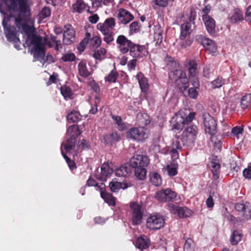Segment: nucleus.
Segmentation results:
<instances>
[{"label":"nucleus","instance_id":"57","mask_svg":"<svg viewBox=\"0 0 251 251\" xmlns=\"http://www.w3.org/2000/svg\"><path fill=\"white\" fill-rule=\"evenodd\" d=\"M109 186L112 192H117L121 188V184L117 182H111Z\"/></svg>","mask_w":251,"mask_h":251},{"label":"nucleus","instance_id":"50","mask_svg":"<svg viewBox=\"0 0 251 251\" xmlns=\"http://www.w3.org/2000/svg\"><path fill=\"white\" fill-rule=\"evenodd\" d=\"M194 250V243L192 239L187 238L185 240V242L184 245V251H193Z\"/></svg>","mask_w":251,"mask_h":251},{"label":"nucleus","instance_id":"64","mask_svg":"<svg viewBox=\"0 0 251 251\" xmlns=\"http://www.w3.org/2000/svg\"><path fill=\"white\" fill-rule=\"evenodd\" d=\"M139 25L137 22H132L129 25L130 30L132 32H136L139 30Z\"/></svg>","mask_w":251,"mask_h":251},{"label":"nucleus","instance_id":"7","mask_svg":"<svg viewBox=\"0 0 251 251\" xmlns=\"http://www.w3.org/2000/svg\"><path fill=\"white\" fill-rule=\"evenodd\" d=\"M164 224V217L160 214L156 213L151 215L147 220V227L153 230L162 228Z\"/></svg>","mask_w":251,"mask_h":251},{"label":"nucleus","instance_id":"22","mask_svg":"<svg viewBox=\"0 0 251 251\" xmlns=\"http://www.w3.org/2000/svg\"><path fill=\"white\" fill-rule=\"evenodd\" d=\"M132 172L130 162L129 164L120 166L116 169L115 173L116 176L120 177H126L129 176Z\"/></svg>","mask_w":251,"mask_h":251},{"label":"nucleus","instance_id":"35","mask_svg":"<svg viewBox=\"0 0 251 251\" xmlns=\"http://www.w3.org/2000/svg\"><path fill=\"white\" fill-rule=\"evenodd\" d=\"M81 115L76 110H72L67 116V120L69 123H77L81 119Z\"/></svg>","mask_w":251,"mask_h":251},{"label":"nucleus","instance_id":"10","mask_svg":"<svg viewBox=\"0 0 251 251\" xmlns=\"http://www.w3.org/2000/svg\"><path fill=\"white\" fill-rule=\"evenodd\" d=\"M176 197V193L170 189H162L155 193V198L161 202L172 201Z\"/></svg>","mask_w":251,"mask_h":251},{"label":"nucleus","instance_id":"2","mask_svg":"<svg viewBox=\"0 0 251 251\" xmlns=\"http://www.w3.org/2000/svg\"><path fill=\"white\" fill-rule=\"evenodd\" d=\"M5 5L10 11L18 12V15L15 18V25L19 29H21L23 23L22 15L30 11L28 0H5Z\"/></svg>","mask_w":251,"mask_h":251},{"label":"nucleus","instance_id":"49","mask_svg":"<svg viewBox=\"0 0 251 251\" xmlns=\"http://www.w3.org/2000/svg\"><path fill=\"white\" fill-rule=\"evenodd\" d=\"M62 154L65 159L70 169L72 171L76 168L75 163L74 160L71 159L64 152L61 150Z\"/></svg>","mask_w":251,"mask_h":251},{"label":"nucleus","instance_id":"56","mask_svg":"<svg viewBox=\"0 0 251 251\" xmlns=\"http://www.w3.org/2000/svg\"><path fill=\"white\" fill-rule=\"evenodd\" d=\"M198 88L191 87L188 90V94L190 98L192 99H196L198 95L197 91Z\"/></svg>","mask_w":251,"mask_h":251},{"label":"nucleus","instance_id":"18","mask_svg":"<svg viewBox=\"0 0 251 251\" xmlns=\"http://www.w3.org/2000/svg\"><path fill=\"white\" fill-rule=\"evenodd\" d=\"M117 18L121 24L126 25L133 20L134 16L126 9L121 8L119 10Z\"/></svg>","mask_w":251,"mask_h":251},{"label":"nucleus","instance_id":"25","mask_svg":"<svg viewBox=\"0 0 251 251\" xmlns=\"http://www.w3.org/2000/svg\"><path fill=\"white\" fill-rule=\"evenodd\" d=\"M228 19L233 24L241 22L244 20L243 13L239 9L235 8L229 14Z\"/></svg>","mask_w":251,"mask_h":251},{"label":"nucleus","instance_id":"30","mask_svg":"<svg viewBox=\"0 0 251 251\" xmlns=\"http://www.w3.org/2000/svg\"><path fill=\"white\" fill-rule=\"evenodd\" d=\"M164 61L170 72L178 69L177 68L179 66V63L178 61L175 60L174 58L169 55L166 56Z\"/></svg>","mask_w":251,"mask_h":251},{"label":"nucleus","instance_id":"42","mask_svg":"<svg viewBox=\"0 0 251 251\" xmlns=\"http://www.w3.org/2000/svg\"><path fill=\"white\" fill-rule=\"evenodd\" d=\"M197 64L194 60H190L187 65L188 70L189 76L197 75Z\"/></svg>","mask_w":251,"mask_h":251},{"label":"nucleus","instance_id":"44","mask_svg":"<svg viewBox=\"0 0 251 251\" xmlns=\"http://www.w3.org/2000/svg\"><path fill=\"white\" fill-rule=\"evenodd\" d=\"M137 120L139 124L147 126L150 123L149 117L147 114L139 113L137 115Z\"/></svg>","mask_w":251,"mask_h":251},{"label":"nucleus","instance_id":"61","mask_svg":"<svg viewBox=\"0 0 251 251\" xmlns=\"http://www.w3.org/2000/svg\"><path fill=\"white\" fill-rule=\"evenodd\" d=\"M51 11L49 7H44L40 12V16L43 18L49 17L50 15Z\"/></svg>","mask_w":251,"mask_h":251},{"label":"nucleus","instance_id":"20","mask_svg":"<svg viewBox=\"0 0 251 251\" xmlns=\"http://www.w3.org/2000/svg\"><path fill=\"white\" fill-rule=\"evenodd\" d=\"M89 8L88 5L83 0H75L72 6V11L79 14L83 13L85 10L90 12ZM90 13H92L91 12Z\"/></svg>","mask_w":251,"mask_h":251},{"label":"nucleus","instance_id":"63","mask_svg":"<svg viewBox=\"0 0 251 251\" xmlns=\"http://www.w3.org/2000/svg\"><path fill=\"white\" fill-rule=\"evenodd\" d=\"M244 131V128L243 126H235L232 128L231 132L234 135H238L240 134H242Z\"/></svg>","mask_w":251,"mask_h":251},{"label":"nucleus","instance_id":"43","mask_svg":"<svg viewBox=\"0 0 251 251\" xmlns=\"http://www.w3.org/2000/svg\"><path fill=\"white\" fill-rule=\"evenodd\" d=\"M112 118L115 122V124L118 126V128L120 131H124L126 129V126L124 122H123L120 116L117 115H112Z\"/></svg>","mask_w":251,"mask_h":251},{"label":"nucleus","instance_id":"58","mask_svg":"<svg viewBox=\"0 0 251 251\" xmlns=\"http://www.w3.org/2000/svg\"><path fill=\"white\" fill-rule=\"evenodd\" d=\"M189 77L193 87L199 88L200 83L197 75Z\"/></svg>","mask_w":251,"mask_h":251},{"label":"nucleus","instance_id":"23","mask_svg":"<svg viewBox=\"0 0 251 251\" xmlns=\"http://www.w3.org/2000/svg\"><path fill=\"white\" fill-rule=\"evenodd\" d=\"M86 64V60H82L78 64V74L83 78H87L92 74V72L88 68Z\"/></svg>","mask_w":251,"mask_h":251},{"label":"nucleus","instance_id":"54","mask_svg":"<svg viewBox=\"0 0 251 251\" xmlns=\"http://www.w3.org/2000/svg\"><path fill=\"white\" fill-rule=\"evenodd\" d=\"M212 74L213 71H211L210 66H206L203 68L202 75L204 77L209 78Z\"/></svg>","mask_w":251,"mask_h":251},{"label":"nucleus","instance_id":"41","mask_svg":"<svg viewBox=\"0 0 251 251\" xmlns=\"http://www.w3.org/2000/svg\"><path fill=\"white\" fill-rule=\"evenodd\" d=\"M210 83L213 89L220 88L226 83V79L222 76L219 75Z\"/></svg>","mask_w":251,"mask_h":251},{"label":"nucleus","instance_id":"19","mask_svg":"<svg viewBox=\"0 0 251 251\" xmlns=\"http://www.w3.org/2000/svg\"><path fill=\"white\" fill-rule=\"evenodd\" d=\"M115 26V19L113 18H110L105 20L103 23H99L97 25V28L100 32H108L112 31V29Z\"/></svg>","mask_w":251,"mask_h":251},{"label":"nucleus","instance_id":"55","mask_svg":"<svg viewBox=\"0 0 251 251\" xmlns=\"http://www.w3.org/2000/svg\"><path fill=\"white\" fill-rule=\"evenodd\" d=\"M180 46L183 48H186L189 47L192 43V40L190 37L186 38L185 39H180Z\"/></svg>","mask_w":251,"mask_h":251},{"label":"nucleus","instance_id":"34","mask_svg":"<svg viewBox=\"0 0 251 251\" xmlns=\"http://www.w3.org/2000/svg\"><path fill=\"white\" fill-rule=\"evenodd\" d=\"M67 134L70 137L76 139L78 136L81 134L79 126L77 125H73L69 127L67 131Z\"/></svg>","mask_w":251,"mask_h":251},{"label":"nucleus","instance_id":"15","mask_svg":"<svg viewBox=\"0 0 251 251\" xmlns=\"http://www.w3.org/2000/svg\"><path fill=\"white\" fill-rule=\"evenodd\" d=\"M66 30L63 34V42L66 45H71L75 40V30L70 24L65 26Z\"/></svg>","mask_w":251,"mask_h":251},{"label":"nucleus","instance_id":"60","mask_svg":"<svg viewBox=\"0 0 251 251\" xmlns=\"http://www.w3.org/2000/svg\"><path fill=\"white\" fill-rule=\"evenodd\" d=\"M249 202H246L245 203H237L235 205V209L239 212H242L244 211V210L246 209V206L249 205Z\"/></svg>","mask_w":251,"mask_h":251},{"label":"nucleus","instance_id":"46","mask_svg":"<svg viewBox=\"0 0 251 251\" xmlns=\"http://www.w3.org/2000/svg\"><path fill=\"white\" fill-rule=\"evenodd\" d=\"M119 74L116 70L111 71L108 75L105 77V80L109 82L115 83L116 82Z\"/></svg>","mask_w":251,"mask_h":251},{"label":"nucleus","instance_id":"38","mask_svg":"<svg viewBox=\"0 0 251 251\" xmlns=\"http://www.w3.org/2000/svg\"><path fill=\"white\" fill-rule=\"evenodd\" d=\"M242 234L240 231L235 230L233 231L230 238V242L232 245H236L241 240Z\"/></svg>","mask_w":251,"mask_h":251},{"label":"nucleus","instance_id":"40","mask_svg":"<svg viewBox=\"0 0 251 251\" xmlns=\"http://www.w3.org/2000/svg\"><path fill=\"white\" fill-rule=\"evenodd\" d=\"M61 94L66 100L73 99V93L71 88L66 85H64L60 88Z\"/></svg>","mask_w":251,"mask_h":251},{"label":"nucleus","instance_id":"45","mask_svg":"<svg viewBox=\"0 0 251 251\" xmlns=\"http://www.w3.org/2000/svg\"><path fill=\"white\" fill-rule=\"evenodd\" d=\"M251 105V93L244 96L241 100V106L243 109L248 108Z\"/></svg>","mask_w":251,"mask_h":251},{"label":"nucleus","instance_id":"39","mask_svg":"<svg viewBox=\"0 0 251 251\" xmlns=\"http://www.w3.org/2000/svg\"><path fill=\"white\" fill-rule=\"evenodd\" d=\"M106 50L104 48H100L95 49L93 53V57L96 60L101 61L105 58L106 53Z\"/></svg>","mask_w":251,"mask_h":251},{"label":"nucleus","instance_id":"59","mask_svg":"<svg viewBox=\"0 0 251 251\" xmlns=\"http://www.w3.org/2000/svg\"><path fill=\"white\" fill-rule=\"evenodd\" d=\"M196 115V113L194 112H191L186 116H184L185 125H188L194 119Z\"/></svg>","mask_w":251,"mask_h":251},{"label":"nucleus","instance_id":"4","mask_svg":"<svg viewBox=\"0 0 251 251\" xmlns=\"http://www.w3.org/2000/svg\"><path fill=\"white\" fill-rule=\"evenodd\" d=\"M25 44L28 47H31V53L34 58L44 59L46 54V48L42 42V37L40 35L33 36L30 39L25 40Z\"/></svg>","mask_w":251,"mask_h":251},{"label":"nucleus","instance_id":"52","mask_svg":"<svg viewBox=\"0 0 251 251\" xmlns=\"http://www.w3.org/2000/svg\"><path fill=\"white\" fill-rule=\"evenodd\" d=\"M167 170L168 173V175L170 176H176L177 173V167L175 165H168L167 166Z\"/></svg>","mask_w":251,"mask_h":251},{"label":"nucleus","instance_id":"47","mask_svg":"<svg viewBox=\"0 0 251 251\" xmlns=\"http://www.w3.org/2000/svg\"><path fill=\"white\" fill-rule=\"evenodd\" d=\"M104 35L103 41L106 43L107 44H110L112 42L114 41V33L112 31H108V32H101Z\"/></svg>","mask_w":251,"mask_h":251},{"label":"nucleus","instance_id":"21","mask_svg":"<svg viewBox=\"0 0 251 251\" xmlns=\"http://www.w3.org/2000/svg\"><path fill=\"white\" fill-rule=\"evenodd\" d=\"M150 245V239L144 235H142L137 238L134 243L135 246L137 248L140 249L141 251H143V250L149 248Z\"/></svg>","mask_w":251,"mask_h":251},{"label":"nucleus","instance_id":"12","mask_svg":"<svg viewBox=\"0 0 251 251\" xmlns=\"http://www.w3.org/2000/svg\"><path fill=\"white\" fill-rule=\"evenodd\" d=\"M130 208L132 210V224L133 225H140L143 219L142 206L136 203H132L130 204Z\"/></svg>","mask_w":251,"mask_h":251},{"label":"nucleus","instance_id":"9","mask_svg":"<svg viewBox=\"0 0 251 251\" xmlns=\"http://www.w3.org/2000/svg\"><path fill=\"white\" fill-rule=\"evenodd\" d=\"M4 34L9 42H16L20 41V39L17 37V30L14 26L8 25L7 23L3 20L2 22Z\"/></svg>","mask_w":251,"mask_h":251},{"label":"nucleus","instance_id":"37","mask_svg":"<svg viewBox=\"0 0 251 251\" xmlns=\"http://www.w3.org/2000/svg\"><path fill=\"white\" fill-rule=\"evenodd\" d=\"M150 180L153 185L158 186L161 185L162 178L158 173L155 172L150 173Z\"/></svg>","mask_w":251,"mask_h":251},{"label":"nucleus","instance_id":"5","mask_svg":"<svg viewBox=\"0 0 251 251\" xmlns=\"http://www.w3.org/2000/svg\"><path fill=\"white\" fill-rule=\"evenodd\" d=\"M169 78L181 91L184 92L189 87V79L186 73L181 69H176L169 73Z\"/></svg>","mask_w":251,"mask_h":251},{"label":"nucleus","instance_id":"33","mask_svg":"<svg viewBox=\"0 0 251 251\" xmlns=\"http://www.w3.org/2000/svg\"><path fill=\"white\" fill-rule=\"evenodd\" d=\"M211 171L213 175V179L217 180L220 175L221 165L219 163L212 161L210 166Z\"/></svg>","mask_w":251,"mask_h":251},{"label":"nucleus","instance_id":"24","mask_svg":"<svg viewBox=\"0 0 251 251\" xmlns=\"http://www.w3.org/2000/svg\"><path fill=\"white\" fill-rule=\"evenodd\" d=\"M202 20L204 22L207 32L211 35L215 33V21L210 16H204Z\"/></svg>","mask_w":251,"mask_h":251},{"label":"nucleus","instance_id":"1","mask_svg":"<svg viewBox=\"0 0 251 251\" xmlns=\"http://www.w3.org/2000/svg\"><path fill=\"white\" fill-rule=\"evenodd\" d=\"M198 133V128L195 125L187 127L183 132L180 139L173 141L169 148L170 153L173 156L178 155V151H181L182 146L192 148L194 145Z\"/></svg>","mask_w":251,"mask_h":251},{"label":"nucleus","instance_id":"6","mask_svg":"<svg viewBox=\"0 0 251 251\" xmlns=\"http://www.w3.org/2000/svg\"><path fill=\"white\" fill-rule=\"evenodd\" d=\"M149 129L143 126L134 127L130 128L127 132L128 138L138 142H144L149 136Z\"/></svg>","mask_w":251,"mask_h":251},{"label":"nucleus","instance_id":"32","mask_svg":"<svg viewBox=\"0 0 251 251\" xmlns=\"http://www.w3.org/2000/svg\"><path fill=\"white\" fill-rule=\"evenodd\" d=\"M76 143V139L72 137H69L65 142H63L62 147L63 146L65 151L69 153L75 149Z\"/></svg>","mask_w":251,"mask_h":251},{"label":"nucleus","instance_id":"26","mask_svg":"<svg viewBox=\"0 0 251 251\" xmlns=\"http://www.w3.org/2000/svg\"><path fill=\"white\" fill-rule=\"evenodd\" d=\"M186 116L184 112L176 114L175 123L173 125L174 128L176 130H182L185 125L184 116Z\"/></svg>","mask_w":251,"mask_h":251},{"label":"nucleus","instance_id":"36","mask_svg":"<svg viewBox=\"0 0 251 251\" xmlns=\"http://www.w3.org/2000/svg\"><path fill=\"white\" fill-rule=\"evenodd\" d=\"M86 185L89 187H95V189L98 191H100L101 190H103L105 186L102 182H100V183H98L91 176H90L89 179L87 180Z\"/></svg>","mask_w":251,"mask_h":251},{"label":"nucleus","instance_id":"16","mask_svg":"<svg viewBox=\"0 0 251 251\" xmlns=\"http://www.w3.org/2000/svg\"><path fill=\"white\" fill-rule=\"evenodd\" d=\"M197 40L206 50H209L210 52L214 53L216 51V45L212 40L202 35L199 36Z\"/></svg>","mask_w":251,"mask_h":251},{"label":"nucleus","instance_id":"3","mask_svg":"<svg viewBox=\"0 0 251 251\" xmlns=\"http://www.w3.org/2000/svg\"><path fill=\"white\" fill-rule=\"evenodd\" d=\"M150 162L149 157L145 155L136 154L130 159V164L132 170L134 169L136 177L140 180H144L146 177L147 170Z\"/></svg>","mask_w":251,"mask_h":251},{"label":"nucleus","instance_id":"17","mask_svg":"<svg viewBox=\"0 0 251 251\" xmlns=\"http://www.w3.org/2000/svg\"><path fill=\"white\" fill-rule=\"evenodd\" d=\"M113 170L108 163H104L101 167V172L100 175L96 174L95 176L98 180L105 181L107 178L112 174Z\"/></svg>","mask_w":251,"mask_h":251},{"label":"nucleus","instance_id":"28","mask_svg":"<svg viewBox=\"0 0 251 251\" xmlns=\"http://www.w3.org/2000/svg\"><path fill=\"white\" fill-rule=\"evenodd\" d=\"M105 190L106 186H105L103 190L100 191L101 198L109 205L114 206L116 204V198L111 193L106 192Z\"/></svg>","mask_w":251,"mask_h":251},{"label":"nucleus","instance_id":"48","mask_svg":"<svg viewBox=\"0 0 251 251\" xmlns=\"http://www.w3.org/2000/svg\"><path fill=\"white\" fill-rule=\"evenodd\" d=\"M89 43L91 46L97 49L101 45V39L100 37L95 36L90 39Z\"/></svg>","mask_w":251,"mask_h":251},{"label":"nucleus","instance_id":"11","mask_svg":"<svg viewBox=\"0 0 251 251\" xmlns=\"http://www.w3.org/2000/svg\"><path fill=\"white\" fill-rule=\"evenodd\" d=\"M116 42L118 48L123 54H126L129 51V49L132 43L124 35H119Z\"/></svg>","mask_w":251,"mask_h":251},{"label":"nucleus","instance_id":"62","mask_svg":"<svg viewBox=\"0 0 251 251\" xmlns=\"http://www.w3.org/2000/svg\"><path fill=\"white\" fill-rule=\"evenodd\" d=\"M154 38V40L156 42V44H160L162 42L163 40L162 32L160 30L158 32H155Z\"/></svg>","mask_w":251,"mask_h":251},{"label":"nucleus","instance_id":"8","mask_svg":"<svg viewBox=\"0 0 251 251\" xmlns=\"http://www.w3.org/2000/svg\"><path fill=\"white\" fill-rule=\"evenodd\" d=\"M203 125L206 133L211 136L217 132V123L215 119L209 114L203 115Z\"/></svg>","mask_w":251,"mask_h":251},{"label":"nucleus","instance_id":"29","mask_svg":"<svg viewBox=\"0 0 251 251\" xmlns=\"http://www.w3.org/2000/svg\"><path fill=\"white\" fill-rule=\"evenodd\" d=\"M21 33H24L26 36V40H28L32 38L33 36L37 35L35 33V28L34 27L29 25L26 23H25L21 27Z\"/></svg>","mask_w":251,"mask_h":251},{"label":"nucleus","instance_id":"31","mask_svg":"<svg viewBox=\"0 0 251 251\" xmlns=\"http://www.w3.org/2000/svg\"><path fill=\"white\" fill-rule=\"evenodd\" d=\"M103 139L106 144H112L115 142L119 141L120 136L117 131H112L111 133L105 135Z\"/></svg>","mask_w":251,"mask_h":251},{"label":"nucleus","instance_id":"27","mask_svg":"<svg viewBox=\"0 0 251 251\" xmlns=\"http://www.w3.org/2000/svg\"><path fill=\"white\" fill-rule=\"evenodd\" d=\"M136 78L138 81L142 92H147L149 87L147 78L141 72H139L137 74Z\"/></svg>","mask_w":251,"mask_h":251},{"label":"nucleus","instance_id":"14","mask_svg":"<svg viewBox=\"0 0 251 251\" xmlns=\"http://www.w3.org/2000/svg\"><path fill=\"white\" fill-rule=\"evenodd\" d=\"M128 52H129V54L131 56L137 58L142 57L145 55L147 50L145 45H140L132 42Z\"/></svg>","mask_w":251,"mask_h":251},{"label":"nucleus","instance_id":"51","mask_svg":"<svg viewBox=\"0 0 251 251\" xmlns=\"http://www.w3.org/2000/svg\"><path fill=\"white\" fill-rule=\"evenodd\" d=\"M75 58L76 56L73 53L64 54L61 57L64 62H72L75 60Z\"/></svg>","mask_w":251,"mask_h":251},{"label":"nucleus","instance_id":"53","mask_svg":"<svg viewBox=\"0 0 251 251\" xmlns=\"http://www.w3.org/2000/svg\"><path fill=\"white\" fill-rule=\"evenodd\" d=\"M242 213L243 216L247 220L251 219V205L250 203H249V205L246 206V209L244 210Z\"/></svg>","mask_w":251,"mask_h":251},{"label":"nucleus","instance_id":"13","mask_svg":"<svg viewBox=\"0 0 251 251\" xmlns=\"http://www.w3.org/2000/svg\"><path fill=\"white\" fill-rule=\"evenodd\" d=\"M169 207L170 212L179 218L188 217L192 214V211L186 207H180L172 203H170Z\"/></svg>","mask_w":251,"mask_h":251}]
</instances>
